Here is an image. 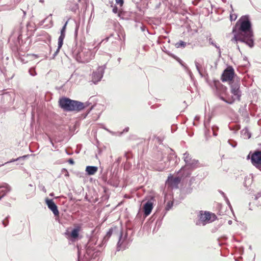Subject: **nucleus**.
I'll use <instances>...</instances> for the list:
<instances>
[{
    "mask_svg": "<svg viewBox=\"0 0 261 261\" xmlns=\"http://www.w3.org/2000/svg\"><path fill=\"white\" fill-rule=\"evenodd\" d=\"M68 162H69V164H72V165L74 164V161L72 159H70L68 160Z\"/></svg>",
    "mask_w": 261,
    "mask_h": 261,
    "instance_id": "45",
    "label": "nucleus"
},
{
    "mask_svg": "<svg viewBox=\"0 0 261 261\" xmlns=\"http://www.w3.org/2000/svg\"><path fill=\"white\" fill-rule=\"evenodd\" d=\"M105 129L106 130H107L108 132H109V133H112V132H111L110 130H109L108 129H107V128H105Z\"/></svg>",
    "mask_w": 261,
    "mask_h": 261,
    "instance_id": "58",
    "label": "nucleus"
},
{
    "mask_svg": "<svg viewBox=\"0 0 261 261\" xmlns=\"http://www.w3.org/2000/svg\"><path fill=\"white\" fill-rule=\"evenodd\" d=\"M121 58H118V59H117V61H118L119 63L121 62Z\"/></svg>",
    "mask_w": 261,
    "mask_h": 261,
    "instance_id": "52",
    "label": "nucleus"
},
{
    "mask_svg": "<svg viewBox=\"0 0 261 261\" xmlns=\"http://www.w3.org/2000/svg\"><path fill=\"white\" fill-rule=\"evenodd\" d=\"M228 224L231 225L232 224V221L229 220L228 222Z\"/></svg>",
    "mask_w": 261,
    "mask_h": 261,
    "instance_id": "53",
    "label": "nucleus"
},
{
    "mask_svg": "<svg viewBox=\"0 0 261 261\" xmlns=\"http://www.w3.org/2000/svg\"><path fill=\"white\" fill-rule=\"evenodd\" d=\"M3 97H4V98H5V97L7 98L8 97H9V95L6 94L4 95Z\"/></svg>",
    "mask_w": 261,
    "mask_h": 261,
    "instance_id": "51",
    "label": "nucleus"
},
{
    "mask_svg": "<svg viewBox=\"0 0 261 261\" xmlns=\"http://www.w3.org/2000/svg\"><path fill=\"white\" fill-rule=\"evenodd\" d=\"M153 208L152 202L150 201H147L144 205V214L147 216L151 213Z\"/></svg>",
    "mask_w": 261,
    "mask_h": 261,
    "instance_id": "18",
    "label": "nucleus"
},
{
    "mask_svg": "<svg viewBox=\"0 0 261 261\" xmlns=\"http://www.w3.org/2000/svg\"><path fill=\"white\" fill-rule=\"evenodd\" d=\"M54 193H50V194H49V196H54Z\"/></svg>",
    "mask_w": 261,
    "mask_h": 261,
    "instance_id": "57",
    "label": "nucleus"
},
{
    "mask_svg": "<svg viewBox=\"0 0 261 261\" xmlns=\"http://www.w3.org/2000/svg\"><path fill=\"white\" fill-rule=\"evenodd\" d=\"M197 3H198V2H196V1H194V2H193V3L194 4V5H197Z\"/></svg>",
    "mask_w": 261,
    "mask_h": 261,
    "instance_id": "56",
    "label": "nucleus"
},
{
    "mask_svg": "<svg viewBox=\"0 0 261 261\" xmlns=\"http://www.w3.org/2000/svg\"><path fill=\"white\" fill-rule=\"evenodd\" d=\"M15 1H16L18 3L20 1V0H15Z\"/></svg>",
    "mask_w": 261,
    "mask_h": 261,
    "instance_id": "62",
    "label": "nucleus"
},
{
    "mask_svg": "<svg viewBox=\"0 0 261 261\" xmlns=\"http://www.w3.org/2000/svg\"><path fill=\"white\" fill-rule=\"evenodd\" d=\"M231 93L233 95V100L231 101H227L224 99L223 97L220 96V98L226 102L231 104L234 100H240L241 96V91L240 89V84L239 82H232L231 84Z\"/></svg>",
    "mask_w": 261,
    "mask_h": 261,
    "instance_id": "5",
    "label": "nucleus"
},
{
    "mask_svg": "<svg viewBox=\"0 0 261 261\" xmlns=\"http://www.w3.org/2000/svg\"><path fill=\"white\" fill-rule=\"evenodd\" d=\"M78 29H79V26H76V28L75 29V32H74V35L75 36H76L77 35Z\"/></svg>",
    "mask_w": 261,
    "mask_h": 261,
    "instance_id": "42",
    "label": "nucleus"
},
{
    "mask_svg": "<svg viewBox=\"0 0 261 261\" xmlns=\"http://www.w3.org/2000/svg\"><path fill=\"white\" fill-rule=\"evenodd\" d=\"M252 164L261 171V151H255L251 158Z\"/></svg>",
    "mask_w": 261,
    "mask_h": 261,
    "instance_id": "9",
    "label": "nucleus"
},
{
    "mask_svg": "<svg viewBox=\"0 0 261 261\" xmlns=\"http://www.w3.org/2000/svg\"><path fill=\"white\" fill-rule=\"evenodd\" d=\"M29 72H30V74H31V75H32V76H34L35 75H36V73L35 71H33V72H31V70H29Z\"/></svg>",
    "mask_w": 261,
    "mask_h": 261,
    "instance_id": "46",
    "label": "nucleus"
},
{
    "mask_svg": "<svg viewBox=\"0 0 261 261\" xmlns=\"http://www.w3.org/2000/svg\"><path fill=\"white\" fill-rule=\"evenodd\" d=\"M236 145H232V146L233 147H236Z\"/></svg>",
    "mask_w": 261,
    "mask_h": 261,
    "instance_id": "63",
    "label": "nucleus"
},
{
    "mask_svg": "<svg viewBox=\"0 0 261 261\" xmlns=\"http://www.w3.org/2000/svg\"><path fill=\"white\" fill-rule=\"evenodd\" d=\"M39 2H41V3H43L44 2V0H40Z\"/></svg>",
    "mask_w": 261,
    "mask_h": 261,
    "instance_id": "59",
    "label": "nucleus"
},
{
    "mask_svg": "<svg viewBox=\"0 0 261 261\" xmlns=\"http://www.w3.org/2000/svg\"><path fill=\"white\" fill-rule=\"evenodd\" d=\"M128 130H129V127H126L123 129V132L120 133V135H121L123 133L127 132Z\"/></svg>",
    "mask_w": 261,
    "mask_h": 261,
    "instance_id": "41",
    "label": "nucleus"
},
{
    "mask_svg": "<svg viewBox=\"0 0 261 261\" xmlns=\"http://www.w3.org/2000/svg\"><path fill=\"white\" fill-rule=\"evenodd\" d=\"M125 156L127 159H128V158H129V156H128V155H127V153H125Z\"/></svg>",
    "mask_w": 261,
    "mask_h": 261,
    "instance_id": "55",
    "label": "nucleus"
},
{
    "mask_svg": "<svg viewBox=\"0 0 261 261\" xmlns=\"http://www.w3.org/2000/svg\"><path fill=\"white\" fill-rule=\"evenodd\" d=\"M11 190V187L7 183L0 186V200Z\"/></svg>",
    "mask_w": 261,
    "mask_h": 261,
    "instance_id": "13",
    "label": "nucleus"
},
{
    "mask_svg": "<svg viewBox=\"0 0 261 261\" xmlns=\"http://www.w3.org/2000/svg\"><path fill=\"white\" fill-rule=\"evenodd\" d=\"M241 135L244 139H249L251 137V133L247 128H245L241 131Z\"/></svg>",
    "mask_w": 261,
    "mask_h": 261,
    "instance_id": "23",
    "label": "nucleus"
},
{
    "mask_svg": "<svg viewBox=\"0 0 261 261\" xmlns=\"http://www.w3.org/2000/svg\"><path fill=\"white\" fill-rule=\"evenodd\" d=\"M183 155L184 160L186 163L185 166L193 169H195L198 166L199 161L192 159L191 155L188 152H186Z\"/></svg>",
    "mask_w": 261,
    "mask_h": 261,
    "instance_id": "8",
    "label": "nucleus"
},
{
    "mask_svg": "<svg viewBox=\"0 0 261 261\" xmlns=\"http://www.w3.org/2000/svg\"><path fill=\"white\" fill-rule=\"evenodd\" d=\"M196 217L194 219V223L197 226H204L210 223L212 213L206 211H196Z\"/></svg>",
    "mask_w": 261,
    "mask_h": 261,
    "instance_id": "4",
    "label": "nucleus"
},
{
    "mask_svg": "<svg viewBox=\"0 0 261 261\" xmlns=\"http://www.w3.org/2000/svg\"><path fill=\"white\" fill-rule=\"evenodd\" d=\"M27 157V155H23V156H20L17 159H12L11 160H10V161H8L7 162H6L5 163V164H8V163H12V162H15V161H20L22 159H25Z\"/></svg>",
    "mask_w": 261,
    "mask_h": 261,
    "instance_id": "29",
    "label": "nucleus"
},
{
    "mask_svg": "<svg viewBox=\"0 0 261 261\" xmlns=\"http://www.w3.org/2000/svg\"><path fill=\"white\" fill-rule=\"evenodd\" d=\"M67 7L69 10L74 13H76L79 9L78 3L74 2L73 0H69L67 2Z\"/></svg>",
    "mask_w": 261,
    "mask_h": 261,
    "instance_id": "16",
    "label": "nucleus"
},
{
    "mask_svg": "<svg viewBox=\"0 0 261 261\" xmlns=\"http://www.w3.org/2000/svg\"><path fill=\"white\" fill-rule=\"evenodd\" d=\"M212 115L208 114L207 118H205L204 122V136L205 141H210L211 138V130L212 129V126H211V120Z\"/></svg>",
    "mask_w": 261,
    "mask_h": 261,
    "instance_id": "7",
    "label": "nucleus"
},
{
    "mask_svg": "<svg viewBox=\"0 0 261 261\" xmlns=\"http://www.w3.org/2000/svg\"><path fill=\"white\" fill-rule=\"evenodd\" d=\"M261 197V191L258 192L255 196V199L257 200L258 198Z\"/></svg>",
    "mask_w": 261,
    "mask_h": 261,
    "instance_id": "39",
    "label": "nucleus"
},
{
    "mask_svg": "<svg viewBox=\"0 0 261 261\" xmlns=\"http://www.w3.org/2000/svg\"><path fill=\"white\" fill-rule=\"evenodd\" d=\"M200 117L199 116H196L194 118V121H199Z\"/></svg>",
    "mask_w": 261,
    "mask_h": 261,
    "instance_id": "49",
    "label": "nucleus"
},
{
    "mask_svg": "<svg viewBox=\"0 0 261 261\" xmlns=\"http://www.w3.org/2000/svg\"><path fill=\"white\" fill-rule=\"evenodd\" d=\"M232 41L244 42L250 47L254 46L253 33L251 21L247 16H242L237 22L232 31Z\"/></svg>",
    "mask_w": 261,
    "mask_h": 261,
    "instance_id": "1",
    "label": "nucleus"
},
{
    "mask_svg": "<svg viewBox=\"0 0 261 261\" xmlns=\"http://www.w3.org/2000/svg\"><path fill=\"white\" fill-rule=\"evenodd\" d=\"M116 4L117 5H119L120 6H122L124 4V1L123 0H115Z\"/></svg>",
    "mask_w": 261,
    "mask_h": 261,
    "instance_id": "37",
    "label": "nucleus"
},
{
    "mask_svg": "<svg viewBox=\"0 0 261 261\" xmlns=\"http://www.w3.org/2000/svg\"><path fill=\"white\" fill-rule=\"evenodd\" d=\"M187 43L183 41H179L175 43V46L176 48H184L186 46Z\"/></svg>",
    "mask_w": 261,
    "mask_h": 261,
    "instance_id": "26",
    "label": "nucleus"
},
{
    "mask_svg": "<svg viewBox=\"0 0 261 261\" xmlns=\"http://www.w3.org/2000/svg\"><path fill=\"white\" fill-rule=\"evenodd\" d=\"M173 205V202L172 201H169L165 206V210L166 211H169L172 207Z\"/></svg>",
    "mask_w": 261,
    "mask_h": 261,
    "instance_id": "28",
    "label": "nucleus"
},
{
    "mask_svg": "<svg viewBox=\"0 0 261 261\" xmlns=\"http://www.w3.org/2000/svg\"><path fill=\"white\" fill-rule=\"evenodd\" d=\"M217 205L219 208H221V210L219 211V215L220 216L223 215L224 214L225 211L222 210V205L220 203H218Z\"/></svg>",
    "mask_w": 261,
    "mask_h": 261,
    "instance_id": "33",
    "label": "nucleus"
},
{
    "mask_svg": "<svg viewBox=\"0 0 261 261\" xmlns=\"http://www.w3.org/2000/svg\"><path fill=\"white\" fill-rule=\"evenodd\" d=\"M167 163H165V165L164 166H161V167H157L156 169L158 171H163L164 170V169H165L166 168H167L168 167V165L167 166L166 165Z\"/></svg>",
    "mask_w": 261,
    "mask_h": 261,
    "instance_id": "32",
    "label": "nucleus"
},
{
    "mask_svg": "<svg viewBox=\"0 0 261 261\" xmlns=\"http://www.w3.org/2000/svg\"><path fill=\"white\" fill-rule=\"evenodd\" d=\"M193 187L192 185L187 182L185 184L183 185L181 188V193L184 195H188L191 194L193 191Z\"/></svg>",
    "mask_w": 261,
    "mask_h": 261,
    "instance_id": "14",
    "label": "nucleus"
},
{
    "mask_svg": "<svg viewBox=\"0 0 261 261\" xmlns=\"http://www.w3.org/2000/svg\"><path fill=\"white\" fill-rule=\"evenodd\" d=\"M68 24V21H67L64 25L63 26L62 29L60 31V35L58 38V42H59V46H62L63 44V40L65 37V32L67 25Z\"/></svg>",
    "mask_w": 261,
    "mask_h": 261,
    "instance_id": "15",
    "label": "nucleus"
},
{
    "mask_svg": "<svg viewBox=\"0 0 261 261\" xmlns=\"http://www.w3.org/2000/svg\"><path fill=\"white\" fill-rule=\"evenodd\" d=\"M81 0H78V2H80Z\"/></svg>",
    "mask_w": 261,
    "mask_h": 261,
    "instance_id": "64",
    "label": "nucleus"
},
{
    "mask_svg": "<svg viewBox=\"0 0 261 261\" xmlns=\"http://www.w3.org/2000/svg\"><path fill=\"white\" fill-rule=\"evenodd\" d=\"M203 40L204 42V44H208V45L212 44V39L211 38V34L206 33L205 34L203 35Z\"/></svg>",
    "mask_w": 261,
    "mask_h": 261,
    "instance_id": "20",
    "label": "nucleus"
},
{
    "mask_svg": "<svg viewBox=\"0 0 261 261\" xmlns=\"http://www.w3.org/2000/svg\"><path fill=\"white\" fill-rule=\"evenodd\" d=\"M101 42L102 41H101L100 43H99L95 47V48H97V49H98V48L99 47L100 44L101 43Z\"/></svg>",
    "mask_w": 261,
    "mask_h": 261,
    "instance_id": "50",
    "label": "nucleus"
},
{
    "mask_svg": "<svg viewBox=\"0 0 261 261\" xmlns=\"http://www.w3.org/2000/svg\"><path fill=\"white\" fill-rule=\"evenodd\" d=\"M215 86L216 87V88H217V89H218V87H217V84H216V83H215Z\"/></svg>",
    "mask_w": 261,
    "mask_h": 261,
    "instance_id": "60",
    "label": "nucleus"
},
{
    "mask_svg": "<svg viewBox=\"0 0 261 261\" xmlns=\"http://www.w3.org/2000/svg\"><path fill=\"white\" fill-rule=\"evenodd\" d=\"M126 248V242L125 239H122V232H121L119 235V241L117 243V251H120V250H124Z\"/></svg>",
    "mask_w": 261,
    "mask_h": 261,
    "instance_id": "17",
    "label": "nucleus"
},
{
    "mask_svg": "<svg viewBox=\"0 0 261 261\" xmlns=\"http://www.w3.org/2000/svg\"><path fill=\"white\" fill-rule=\"evenodd\" d=\"M213 222H215V224H218L219 226L222 225L225 222L224 219H223L222 217L218 218L214 214H213Z\"/></svg>",
    "mask_w": 261,
    "mask_h": 261,
    "instance_id": "21",
    "label": "nucleus"
},
{
    "mask_svg": "<svg viewBox=\"0 0 261 261\" xmlns=\"http://www.w3.org/2000/svg\"><path fill=\"white\" fill-rule=\"evenodd\" d=\"M193 125H196V123H195V121H194V122H193Z\"/></svg>",
    "mask_w": 261,
    "mask_h": 261,
    "instance_id": "61",
    "label": "nucleus"
},
{
    "mask_svg": "<svg viewBox=\"0 0 261 261\" xmlns=\"http://www.w3.org/2000/svg\"><path fill=\"white\" fill-rule=\"evenodd\" d=\"M195 66H196V69L198 71V73H199V74L201 76H203V74H202V71H201V70L200 69V64L197 61H195Z\"/></svg>",
    "mask_w": 261,
    "mask_h": 261,
    "instance_id": "27",
    "label": "nucleus"
},
{
    "mask_svg": "<svg viewBox=\"0 0 261 261\" xmlns=\"http://www.w3.org/2000/svg\"><path fill=\"white\" fill-rule=\"evenodd\" d=\"M219 193L223 196V197H224V200L226 201L227 204L228 205V206H229L230 209L232 211V206L231 205V204H230L228 199L226 196L225 193L221 191H219Z\"/></svg>",
    "mask_w": 261,
    "mask_h": 261,
    "instance_id": "25",
    "label": "nucleus"
},
{
    "mask_svg": "<svg viewBox=\"0 0 261 261\" xmlns=\"http://www.w3.org/2000/svg\"><path fill=\"white\" fill-rule=\"evenodd\" d=\"M195 180V177L193 176L190 178L189 181L188 182L191 185H192V184L194 183Z\"/></svg>",
    "mask_w": 261,
    "mask_h": 261,
    "instance_id": "38",
    "label": "nucleus"
},
{
    "mask_svg": "<svg viewBox=\"0 0 261 261\" xmlns=\"http://www.w3.org/2000/svg\"><path fill=\"white\" fill-rule=\"evenodd\" d=\"M72 55L75 60L79 63L88 62L94 57L93 54L90 50L77 47L72 51Z\"/></svg>",
    "mask_w": 261,
    "mask_h": 261,
    "instance_id": "3",
    "label": "nucleus"
},
{
    "mask_svg": "<svg viewBox=\"0 0 261 261\" xmlns=\"http://www.w3.org/2000/svg\"><path fill=\"white\" fill-rule=\"evenodd\" d=\"M113 12L116 14L118 12V8L117 6H114L113 8Z\"/></svg>",
    "mask_w": 261,
    "mask_h": 261,
    "instance_id": "40",
    "label": "nucleus"
},
{
    "mask_svg": "<svg viewBox=\"0 0 261 261\" xmlns=\"http://www.w3.org/2000/svg\"><path fill=\"white\" fill-rule=\"evenodd\" d=\"M221 90L223 91V92H225L226 90V88L225 87H224L223 86H221Z\"/></svg>",
    "mask_w": 261,
    "mask_h": 261,
    "instance_id": "47",
    "label": "nucleus"
},
{
    "mask_svg": "<svg viewBox=\"0 0 261 261\" xmlns=\"http://www.w3.org/2000/svg\"><path fill=\"white\" fill-rule=\"evenodd\" d=\"M177 61L181 65V66L183 67V68H184L185 71L187 72H188V73L189 74L190 76L191 77H192L193 74H192V73L191 71L189 69L188 67L183 62V61L181 59L178 58L177 59Z\"/></svg>",
    "mask_w": 261,
    "mask_h": 261,
    "instance_id": "22",
    "label": "nucleus"
},
{
    "mask_svg": "<svg viewBox=\"0 0 261 261\" xmlns=\"http://www.w3.org/2000/svg\"><path fill=\"white\" fill-rule=\"evenodd\" d=\"M98 170V168L93 166H88L86 168V172L87 175H92L94 174Z\"/></svg>",
    "mask_w": 261,
    "mask_h": 261,
    "instance_id": "19",
    "label": "nucleus"
},
{
    "mask_svg": "<svg viewBox=\"0 0 261 261\" xmlns=\"http://www.w3.org/2000/svg\"><path fill=\"white\" fill-rule=\"evenodd\" d=\"M141 29L142 32H144L146 30L145 26L142 24V26L141 27Z\"/></svg>",
    "mask_w": 261,
    "mask_h": 261,
    "instance_id": "44",
    "label": "nucleus"
},
{
    "mask_svg": "<svg viewBox=\"0 0 261 261\" xmlns=\"http://www.w3.org/2000/svg\"><path fill=\"white\" fill-rule=\"evenodd\" d=\"M45 202L48 206V208L51 211L55 216H58L59 215V212L58 207L53 199L48 198L45 199Z\"/></svg>",
    "mask_w": 261,
    "mask_h": 261,
    "instance_id": "12",
    "label": "nucleus"
},
{
    "mask_svg": "<svg viewBox=\"0 0 261 261\" xmlns=\"http://www.w3.org/2000/svg\"><path fill=\"white\" fill-rule=\"evenodd\" d=\"M194 169L193 168L184 166L178 171L177 174L179 176L181 177L182 179H184L190 176Z\"/></svg>",
    "mask_w": 261,
    "mask_h": 261,
    "instance_id": "11",
    "label": "nucleus"
},
{
    "mask_svg": "<svg viewBox=\"0 0 261 261\" xmlns=\"http://www.w3.org/2000/svg\"><path fill=\"white\" fill-rule=\"evenodd\" d=\"M215 128H218L217 127L213 126V136H217V134H215V132H214Z\"/></svg>",
    "mask_w": 261,
    "mask_h": 261,
    "instance_id": "48",
    "label": "nucleus"
},
{
    "mask_svg": "<svg viewBox=\"0 0 261 261\" xmlns=\"http://www.w3.org/2000/svg\"><path fill=\"white\" fill-rule=\"evenodd\" d=\"M234 69L231 66L228 67L223 72L222 80L223 82L231 81L234 76Z\"/></svg>",
    "mask_w": 261,
    "mask_h": 261,
    "instance_id": "10",
    "label": "nucleus"
},
{
    "mask_svg": "<svg viewBox=\"0 0 261 261\" xmlns=\"http://www.w3.org/2000/svg\"><path fill=\"white\" fill-rule=\"evenodd\" d=\"M58 48L57 49V50L55 52V53L53 54V58H54L58 55L60 48L62 47V46H59V42H58Z\"/></svg>",
    "mask_w": 261,
    "mask_h": 261,
    "instance_id": "34",
    "label": "nucleus"
},
{
    "mask_svg": "<svg viewBox=\"0 0 261 261\" xmlns=\"http://www.w3.org/2000/svg\"><path fill=\"white\" fill-rule=\"evenodd\" d=\"M237 18V16L236 14H230V19L231 21L236 20Z\"/></svg>",
    "mask_w": 261,
    "mask_h": 261,
    "instance_id": "36",
    "label": "nucleus"
},
{
    "mask_svg": "<svg viewBox=\"0 0 261 261\" xmlns=\"http://www.w3.org/2000/svg\"><path fill=\"white\" fill-rule=\"evenodd\" d=\"M29 187L32 188V190L33 191H35V186L34 185H33V184H30L29 185Z\"/></svg>",
    "mask_w": 261,
    "mask_h": 261,
    "instance_id": "43",
    "label": "nucleus"
},
{
    "mask_svg": "<svg viewBox=\"0 0 261 261\" xmlns=\"http://www.w3.org/2000/svg\"><path fill=\"white\" fill-rule=\"evenodd\" d=\"M80 228L76 227L74 228L71 232L70 236L73 239H76L78 237L79 234Z\"/></svg>",
    "mask_w": 261,
    "mask_h": 261,
    "instance_id": "24",
    "label": "nucleus"
},
{
    "mask_svg": "<svg viewBox=\"0 0 261 261\" xmlns=\"http://www.w3.org/2000/svg\"><path fill=\"white\" fill-rule=\"evenodd\" d=\"M112 233H113V228L109 229V230L107 232L106 236L105 237L104 239L105 240L108 239L111 236Z\"/></svg>",
    "mask_w": 261,
    "mask_h": 261,
    "instance_id": "31",
    "label": "nucleus"
},
{
    "mask_svg": "<svg viewBox=\"0 0 261 261\" xmlns=\"http://www.w3.org/2000/svg\"><path fill=\"white\" fill-rule=\"evenodd\" d=\"M8 218L9 216L7 217L6 219L2 221L3 225L5 227L7 226L9 224Z\"/></svg>",
    "mask_w": 261,
    "mask_h": 261,
    "instance_id": "35",
    "label": "nucleus"
},
{
    "mask_svg": "<svg viewBox=\"0 0 261 261\" xmlns=\"http://www.w3.org/2000/svg\"><path fill=\"white\" fill-rule=\"evenodd\" d=\"M106 68V65L99 66L96 70L94 71L91 74V82L94 84H96L103 76L105 70Z\"/></svg>",
    "mask_w": 261,
    "mask_h": 261,
    "instance_id": "6",
    "label": "nucleus"
},
{
    "mask_svg": "<svg viewBox=\"0 0 261 261\" xmlns=\"http://www.w3.org/2000/svg\"><path fill=\"white\" fill-rule=\"evenodd\" d=\"M182 179V178H181V177H180V176H179V175H178L177 177L173 178L172 179V180H173V182H174L175 184H178L180 183V182L181 181V180Z\"/></svg>",
    "mask_w": 261,
    "mask_h": 261,
    "instance_id": "30",
    "label": "nucleus"
},
{
    "mask_svg": "<svg viewBox=\"0 0 261 261\" xmlns=\"http://www.w3.org/2000/svg\"><path fill=\"white\" fill-rule=\"evenodd\" d=\"M59 105L65 111L79 112L87 107L89 104L88 102H82L64 97L60 98Z\"/></svg>",
    "mask_w": 261,
    "mask_h": 261,
    "instance_id": "2",
    "label": "nucleus"
},
{
    "mask_svg": "<svg viewBox=\"0 0 261 261\" xmlns=\"http://www.w3.org/2000/svg\"><path fill=\"white\" fill-rule=\"evenodd\" d=\"M207 74L206 73V75L205 76V80L206 81V82H207Z\"/></svg>",
    "mask_w": 261,
    "mask_h": 261,
    "instance_id": "54",
    "label": "nucleus"
}]
</instances>
